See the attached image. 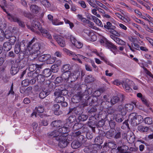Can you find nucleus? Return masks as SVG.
<instances>
[{
    "mask_svg": "<svg viewBox=\"0 0 153 153\" xmlns=\"http://www.w3.org/2000/svg\"><path fill=\"white\" fill-rule=\"evenodd\" d=\"M104 27L105 29H107V31L109 32L113 35H111L110 37L114 41H116L117 39L118 38L115 36H120V32L116 30V27L113 25L111 22H107L106 23V25H104Z\"/></svg>",
    "mask_w": 153,
    "mask_h": 153,
    "instance_id": "obj_1",
    "label": "nucleus"
},
{
    "mask_svg": "<svg viewBox=\"0 0 153 153\" xmlns=\"http://www.w3.org/2000/svg\"><path fill=\"white\" fill-rule=\"evenodd\" d=\"M130 119V122L133 126H135L140 123L142 121V117L140 115H137L135 113L131 114L129 117Z\"/></svg>",
    "mask_w": 153,
    "mask_h": 153,
    "instance_id": "obj_2",
    "label": "nucleus"
},
{
    "mask_svg": "<svg viewBox=\"0 0 153 153\" xmlns=\"http://www.w3.org/2000/svg\"><path fill=\"white\" fill-rule=\"evenodd\" d=\"M35 40V39H33L28 42V45L31 50V52H33L34 54H36L35 56H37L38 55V52L41 49V45L39 43H36L32 45Z\"/></svg>",
    "mask_w": 153,
    "mask_h": 153,
    "instance_id": "obj_3",
    "label": "nucleus"
},
{
    "mask_svg": "<svg viewBox=\"0 0 153 153\" xmlns=\"http://www.w3.org/2000/svg\"><path fill=\"white\" fill-rule=\"evenodd\" d=\"M41 85L42 90L48 93V94H50L53 89V83L49 80H46Z\"/></svg>",
    "mask_w": 153,
    "mask_h": 153,
    "instance_id": "obj_4",
    "label": "nucleus"
},
{
    "mask_svg": "<svg viewBox=\"0 0 153 153\" xmlns=\"http://www.w3.org/2000/svg\"><path fill=\"white\" fill-rule=\"evenodd\" d=\"M125 99V96L123 94H119L117 96L113 97L110 100L112 106L114 104L122 102Z\"/></svg>",
    "mask_w": 153,
    "mask_h": 153,
    "instance_id": "obj_5",
    "label": "nucleus"
},
{
    "mask_svg": "<svg viewBox=\"0 0 153 153\" xmlns=\"http://www.w3.org/2000/svg\"><path fill=\"white\" fill-rule=\"evenodd\" d=\"M99 146L92 145L86 146L83 149L84 152L87 153H97L99 150Z\"/></svg>",
    "mask_w": 153,
    "mask_h": 153,
    "instance_id": "obj_6",
    "label": "nucleus"
},
{
    "mask_svg": "<svg viewBox=\"0 0 153 153\" xmlns=\"http://www.w3.org/2000/svg\"><path fill=\"white\" fill-rule=\"evenodd\" d=\"M87 105H88L87 104L83 103L73 108H70L69 113L73 112L76 115H79L82 113L83 108Z\"/></svg>",
    "mask_w": 153,
    "mask_h": 153,
    "instance_id": "obj_7",
    "label": "nucleus"
},
{
    "mask_svg": "<svg viewBox=\"0 0 153 153\" xmlns=\"http://www.w3.org/2000/svg\"><path fill=\"white\" fill-rule=\"evenodd\" d=\"M64 51L66 52L67 54L71 56H73L74 57L72 58V59L74 60H77L78 58H82L84 60H86L88 59V58L79 54H75V53L73 52L66 48L64 49Z\"/></svg>",
    "mask_w": 153,
    "mask_h": 153,
    "instance_id": "obj_8",
    "label": "nucleus"
},
{
    "mask_svg": "<svg viewBox=\"0 0 153 153\" xmlns=\"http://www.w3.org/2000/svg\"><path fill=\"white\" fill-rule=\"evenodd\" d=\"M25 43L22 42L20 43H17L15 46L14 51L16 54H18L21 52H24L25 50Z\"/></svg>",
    "mask_w": 153,
    "mask_h": 153,
    "instance_id": "obj_9",
    "label": "nucleus"
},
{
    "mask_svg": "<svg viewBox=\"0 0 153 153\" xmlns=\"http://www.w3.org/2000/svg\"><path fill=\"white\" fill-rule=\"evenodd\" d=\"M96 120L95 117H90L89 121L87 123L88 126L91 128L92 131L94 133L95 132Z\"/></svg>",
    "mask_w": 153,
    "mask_h": 153,
    "instance_id": "obj_10",
    "label": "nucleus"
},
{
    "mask_svg": "<svg viewBox=\"0 0 153 153\" xmlns=\"http://www.w3.org/2000/svg\"><path fill=\"white\" fill-rule=\"evenodd\" d=\"M122 131L121 129H119L117 130V128L116 130L115 131L114 137L116 140V143L118 145H121L122 143V140L121 139Z\"/></svg>",
    "mask_w": 153,
    "mask_h": 153,
    "instance_id": "obj_11",
    "label": "nucleus"
},
{
    "mask_svg": "<svg viewBox=\"0 0 153 153\" xmlns=\"http://www.w3.org/2000/svg\"><path fill=\"white\" fill-rule=\"evenodd\" d=\"M53 37L60 46L63 47L65 46V42L63 37L57 35H54Z\"/></svg>",
    "mask_w": 153,
    "mask_h": 153,
    "instance_id": "obj_12",
    "label": "nucleus"
},
{
    "mask_svg": "<svg viewBox=\"0 0 153 153\" xmlns=\"http://www.w3.org/2000/svg\"><path fill=\"white\" fill-rule=\"evenodd\" d=\"M81 128H82L83 129V132H87L88 131V129L87 127L84 126V125L82 123L79 122H77L75 123L72 127V128L74 131L79 130Z\"/></svg>",
    "mask_w": 153,
    "mask_h": 153,
    "instance_id": "obj_13",
    "label": "nucleus"
},
{
    "mask_svg": "<svg viewBox=\"0 0 153 153\" xmlns=\"http://www.w3.org/2000/svg\"><path fill=\"white\" fill-rule=\"evenodd\" d=\"M76 120V116L73 115H71L67 119L65 125L68 126V128H71L73 123Z\"/></svg>",
    "mask_w": 153,
    "mask_h": 153,
    "instance_id": "obj_14",
    "label": "nucleus"
},
{
    "mask_svg": "<svg viewBox=\"0 0 153 153\" xmlns=\"http://www.w3.org/2000/svg\"><path fill=\"white\" fill-rule=\"evenodd\" d=\"M39 30L42 36L46 38L49 39H51L52 36L48 30L42 27L40 28Z\"/></svg>",
    "mask_w": 153,
    "mask_h": 153,
    "instance_id": "obj_15",
    "label": "nucleus"
},
{
    "mask_svg": "<svg viewBox=\"0 0 153 153\" xmlns=\"http://www.w3.org/2000/svg\"><path fill=\"white\" fill-rule=\"evenodd\" d=\"M32 26L27 25V27L28 29H30L32 31L35 32L36 30L34 28L36 29H38L39 30L40 28H42L40 27V23L36 21H34L32 23Z\"/></svg>",
    "mask_w": 153,
    "mask_h": 153,
    "instance_id": "obj_16",
    "label": "nucleus"
},
{
    "mask_svg": "<svg viewBox=\"0 0 153 153\" xmlns=\"http://www.w3.org/2000/svg\"><path fill=\"white\" fill-rule=\"evenodd\" d=\"M108 147L112 149H115L117 147L116 142L113 141L109 140L105 143L103 148Z\"/></svg>",
    "mask_w": 153,
    "mask_h": 153,
    "instance_id": "obj_17",
    "label": "nucleus"
},
{
    "mask_svg": "<svg viewBox=\"0 0 153 153\" xmlns=\"http://www.w3.org/2000/svg\"><path fill=\"white\" fill-rule=\"evenodd\" d=\"M16 64L19 69H22L24 68L27 63V59L20 60L16 59L14 62Z\"/></svg>",
    "mask_w": 153,
    "mask_h": 153,
    "instance_id": "obj_18",
    "label": "nucleus"
},
{
    "mask_svg": "<svg viewBox=\"0 0 153 153\" xmlns=\"http://www.w3.org/2000/svg\"><path fill=\"white\" fill-rule=\"evenodd\" d=\"M68 137H63V139L60 141L58 143V146L60 148H63L66 147L69 144L67 140Z\"/></svg>",
    "mask_w": 153,
    "mask_h": 153,
    "instance_id": "obj_19",
    "label": "nucleus"
},
{
    "mask_svg": "<svg viewBox=\"0 0 153 153\" xmlns=\"http://www.w3.org/2000/svg\"><path fill=\"white\" fill-rule=\"evenodd\" d=\"M65 126L61 127L59 128L57 131L59 133H61L63 135H65L67 137L68 135L67 133L69 132V129L70 128H68V126H66L65 125Z\"/></svg>",
    "mask_w": 153,
    "mask_h": 153,
    "instance_id": "obj_20",
    "label": "nucleus"
},
{
    "mask_svg": "<svg viewBox=\"0 0 153 153\" xmlns=\"http://www.w3.org/2000/svg\"><path fill=\"white\" fill-rule=\"evenodd\" d=\"M64 125L62 121L60 120H56L52 121L51 124V126L52 127L58 128L62 127Z\"/></svg>",
    "mask_w": 153,
    "mask_h": 153,
    "instance_id": "obj_21",
    "label": "nucleus"
},
{
    "mask_svg": "<svg viewBox=\"0 0 153 153\" xmlns=\"http://www.w3.org/2000/svg\"><path fill=\"white\" fill-rule=\"evenodd\" d=\"M90 99L91 100V102L89 103V104H90L91 105H93L94 106L100 105V100H98L97 96H92L90 97Z\"/></svg>",
    "mask_w": 153,
    "mask_h": 153,
    "instance_id": "obj_22",
    "label": "nucleus"
},
{
    "mask_svg": "<svg viewBox=\"0 0 153 153\" xmlns=\"http://www.w3.org/2000/svg\"><path fill=\"white\" fill-rule=\"evenodd\" d=\"M7 16L8 19L11 22H17L19 19L16 15L11 14L10 13H7Z\"/></svg>",
    "mask_w": 153,
    "mask_h": 153,
    "instance_id": "obj_23",
    "label": "nucleus"
},
{
    "mask_svg": "<svg viewBox=\"0 0 153 153\" xmlns=\"http://www.w3.org/2000/svg\"><path fill=\"white\" fill-rule=\"evenodd\" d=\"M105 119V117H103L101 120L98 121L97 123L96 124V126L97 128H100L103 127V128L104 129L107 130L108 129V126H104L105 123V121L103 119Z\"/></svg>",
    "mask_w": 153,
    "mask_h": 153,
    "instance_id": "obj_24",
    "label": "nucleus"
},
{
    "mask_svg": "<svg viewBox=\"0 0 153 153\" xmlns=\"http://www.w3.org/2000/svg\"><path fill=\"white\" fill-rule=\"evenodd\" d=\"M18 65L15 62L12 65L10 69V73L13 75H15L19 71L20 69Z\"/></svg>",
    "mask_w": 153,
    "mask_h": 153,
    "instance_id": "obj_25",
    "label": "nucleus"
},
{
    "mask_svg": "<svg viewBox=\"0 0 153 153\" xmlns=\"http://www.w3.org/2000/svg\"><path fill=\"white\" fill-rule=\"evenodd\" d=\"M100 105L103 108H108L112 106L111 101L110 102L107 100L102 101L100 103Z\"/></svg>",
    "mask_w": 153,
    "mask_h": 153,
    "instance_id": "obj_26",
    "label": "nucleus"
},
{
    "mask_svg": "<svg viewBox=\"0 0 153 153\" xmlns=\"http://www.w3.org/2000/svg\"><path fill=\"white\" fill-rule=\"evenodd\" d=\"M97 109L95 107H93L88 109V114L90 117H95L97 114Z\"/></svg>",
    "mask_w": 153,
    "mask_h": 153,
    "instance_id": "obj_27",
    "label": "nucleus"
},
{
    "mask_svg": "<svg viewBox=\"0 0 153 153\" xmlns=\"http://www.w3.org/2000/svg\"><path fill=\"white\" fill-rule=\"evenodd\" d=\"M39 68H41V67L40 68H37L36 69V71L34 72H28L27 74L28 77H32L33 78H36L37 76L39 75V74L40 72Z\"/></svg>",
    "mask_w": 153,
    "mask_h": 153,
    "instance_id": "obj_28",
    "label": "nucleus"
},
{
    "mask_svg": "<svg viewBox=\"0 0 153 153\" xmlns=\"http://www.w3.org/2000/svg\"><path fill=\"white\" fill-rule=\"evenodd\" d=\"M50 58L49 54H44L38 57V60L41 62H46Z\"/></svg>",
    "mask_w": 153,
    "mask_h": 153,
    "instance_id": "obj_29",
    "label": "nucleus"
},
{
    "mask_svg": "<svg viewBox=\"0 0 153 153\" xmlns=\"http://www.w3.org/2000/svg\"><path fill=\"white\" fill-rule=\"evenodd\" d=\"M82 98V96L81 95H75L72 97L71 101L74 103H77L80 101Z\"/></svg>",
    "mask_w": 153,
    "mask_h": 153,
    "instance_id": "obj_30",
    "label": "nucleus"
},
{
    "mask_svg": "<svg viewBox=\"0 0 153 153\" xmlns=\"http://www.w3.org/2000/svg\"><path fill=\"white\" fill-rule=\"evenodd\" d=\"M12 45L8 42H6L3 45V48L4 51H8L12 48Z\"/></svg>",
    "mask_w": 153,
    "mask_h": 153,
    "instance_id": "obj_31",
    "label": "nucleus"
},
{
    "mask_svg": "<svg viewBox=\"0 0 153 153\" xmlns=\"http://www.w3.org/2000/svg\"><path fill=\"white\" fill-rule=\"evenodd\" d=\"M117 149L120 153H127V150L128 149V147L126 145L118 147Z\"/></svg>",
    "mask_w": 153,
    "mask_h": 153,
    "instance_id": "obj_32",
    "label": "nucleus"
},
{
    "mask_svg": "<svg viewBox=\"0 0 153 153\" xmlns=\"http://www.w3.org/2000/svg\"><path fill=\"white\" fill-rule=\"evenodd\" d=\"M94 142L95 143V144H93V145H98L99 149L100 146V145L102 144L103 142V140L102 138V137L99 136H98L96 137L95 139Z\"/></svg>",
    "mask_w": 153,
    "mask_h": 153,
    "instance_id": "obj_33",
    "label": "nucleus"
},
{
    "mask_svg": "<svg viewBox=\"0 0 153 153\" xmlns=\"http://www.w3.org/2000/svg\"><path fill=\"white\" fill-rule=\"evenodd\" d=\"M29 66L30 72H33L37 68H41L40 65L35 64H30Z\"/></svg>",
    "mask_w": 153,
    "mask_h": 153,
    "instance_id": "obj_34",
    "label": "nucleus"
},
{
    "mask_svg": "<svg viewBox=\"0 0 153 153\" xmlns=\"http://www.w3.org/2000/svg\"><path fill=\"white\" fill-rule=\"evenodd\" d=\"M106 46L111 49L114 53V51L117 49V46L109 41L107 42Z\"/></svg>",
    "mask_w": 153,
    "mask_h": 153,
    "instance_id": "obj_35",
    "label": "nucleus"
},
{
    "mask_svg": "<svg viewBox=\"0 0 153 153\" xmlns=\"http://www.w3.org/2000/svg\"><path fill=\"white\" fill-rule=\"evenodd\" d=\"M82 144L81 142L77 140H74L71 143V146L74 149H76L80 147Z\"/></svg>",
    "mask_w": 153,
    "mask_h": 153,
    "instance_id": "obj_36",
    "label": "nucleus"
},
{
    "mask_svg": "<svg viewBox=\"0 0 153 153\" xmlns=\"http://www.w3.org/2000/svg\"><path fill=\"white\" fill-rule=\"evenodd\" d=\"M40 9V7L35 4L32 5L30 7L31 11L34 13L37 14L38 13Z\"/></svg>",
    "mask_w": 153,
    "mask_h": 153,
    "instance_id": "obj_37",
    "label": "nucleus"
},
{
    "mask_svg": "<svg viewBox=\"0 0 153 153\" xmlns=\"http://www.w3.org/2000/svg\"><path fill=\"white\" fill-rule=\"evenodd\" d=\"M137 96L138 97L140 98L143 103L145 104L147 107L149 106V103L144 96H143L142 94L140 93L137 94Z\"/></svg>",
    "mask_w": 153,
    "mask_h": 153,
    "instance_id": "obj_38",
    "label": "nucleus"
},
{
    "mask_svg": "<svg viewBox=\"0 0 153 153\" xmlns=\"http://www.w3.org/2000/svg\"><path fill=\"white\" fill-rule=\"evenodd\" d=\"M137 129L140 132L143 133L148 131L149 130V128L142 125H140L138 126Z\"/></svg>",
    "mask_w": 153,
    "mask_h": 153,
    "instance_id": "obj_39",
    "label": "nucleus"
},
{
    "mask_svg": "<svg viewBox=\"0 0 153 153\" xmlns=\"http://www.w3.org/2000/svg\"><path fill=\"white\" fill-rule=\"evenodd\" d=\"M118 109L120 112L121 113V115L123 116H125L126 115L127 111L125 107L120 105L118 107Z\"/></svg>",
    "mask_w": 153,
    "mask_h": 153,
    "instance_id": "obj_40",
    "label": "nucleus"
},
{
    "mask_svg": "<svg viewBox=\"0 0 153 153\" xmlns=\"http://www.w3.org/2000/svg\"><path fill=\"white\" fill-rule=\"evenodd\" d=\"M42 74L45 77H47L51 75L52 71L50 69L48 68H46L44 70Z\"/></svg>",
    "mask_w": 153,
    "mask_h": 153,
    "instance_id": "obj_41",
    "label": "nucleus"
},
{
    "mask_svg": "<svg viewBox=\"0 0 153 153\" xmlns=\"http://www.w3.org/2000/svg\"><path fill=\"white\" fill-rule=\"evenodd\" d=\"M60 106L59 105L56 104L53 105L52 107V109L54 111V113L55 115H59V114L58 111L59 110Z\"/></svg>",
    "mask_w": 153,
    "mask_h": 153,
    "instance_id": "obj_42",
    "label": "nucleus"
},
{
    "mask_svg": "<svg viewBox=\"0 0 153 153\" xmlns=\"http://www.w3.org/2000/svg\"><path fill=\"white\" fill-rule=\"evenodd\" d=\"M37 81L38 82L40 83L42 85H43V82H44L45 81V77L42 74H39L37 76Z\"/></svg>",
    "mask_w": 153,
    "mask_h": 153,
    "instance_id": "obj_43",
    "label": "nucleus"
},
{
    "mask_svg": "<svg viewBox=\"0 0 153 153\" xmlns=\"http://www.w3.org/2000/svg\"><path fill=\"white\" fill-rule=\"evenodd\" d=\"M123 117L120 114H117L114 116V120H115L117 122H121L124 120Z\"/></svg>",
    "mask_w": 153,
    "mask_h": 153,
    "instance_id": "obj_44",
    "label": "nucleus"
},
{
    "mask_svg": "<svg viewBox=\"0 0 153 153\" xmlns=\"http://www.w3.org/2000/svg\"><path fill=\"white\" fill-rule=\"evenodd\" d=\"M92 19L94 20V22H95L98 26L102 27L103 25L101 21L98 18L94 16H91Z\"/></svg>",
    "mask_w": 153,
    "mask_h": 153,
    "instance_id": "obj_45",
    "label": "nucleus"
},
{
    "mask_svg": "<svg viewBox=\"0 0 153 153\" xmlns=\"http://www.w3.org/2000/svg\"><path fill=\"white\" fill-rule=\"evenodd\" d=\"M115 134V131L112 130H109L106 132L105 135L106 137L110 139L111 137H114Z\"/></svg>",
    "mask_w": 153,
    "mask_h": 153,
    "instance_id": "obj_46",
    "label": "nucleus"
},
{
    "mask_svg": "<svg viewBox=\"0 0 153 153\" xmlns=\"http://www.w3.org/2000/svg\"><path fill=\"white\" fill-rule=\"evenodd\" d=\"M31 50L30 48L28 45L27 48L26 49L25 48V50L23 52L25 56H28L29 55H33L34 54L33 52H31Z\"/></svg>",
    "mask_w": 153,
    "mask_h": 153,
    "instance_id": "obj_47",
    "label": "nucleus"
},
{
    "mask_svg": "<svg viewBox=\"0 0 153 153\" xmlns=\"http://www.w3.org/2000/svg\"><path fill=\"white\" fill-rule=\"evenodd\" d=\"M66 137L65 135H63L61 133H58L57 135H56L53 139H55L57 141H60L62 139H63V137Z\"/></svg>",
    "mask_w": 153,
    "mask_h": 153,
    "instance_id": "obj_48",
    "label": "nucleus"
},
{
    "mask_svg": "<svg viewBox=\"0 0 153 153\" xmlns=\"http://www.w3.org/2000/svg\"><path fill=\"white\" fill-rule=\"evenodd\" d=\"M42 4L44 6L47 7H50L51 6V4L47 0H40Z\"/></svg>",
    "mask_w": 153,
    "mask_h": 153,
    "instance_id": "obj_49",
    "label": "nucleus"
},
{
    "mask_svg": "<svg viewBox=\"0 0 153 153\" xmlns=\"http://www.w3.org/2000/svg\"><path fill=\"white\" fill-rule=\"evenodd\" d=\"M94 79L92 75H88L85 78V81L87 83H90L93 82Z\"/></svg>",
    "mask_w": 153,
    "mask_h": 153,
    "instance_id": "obj_50",
    "label": "nucleus"
},
{
    "mask_svg": "<svg viewBox=\"0 0 153 153\" xmlns=\"http://www.w3.org/2000/svg\"><path fill=\"white\" fill-rule=\"evenodd\" d=\"M71 67L69 64H66L64 65L62 67V71L64 73H67L69 71Z\"/></svg>",
    "mask_w": 153,
    "mask_h": 153,
    "instance_id": "obj_51",
    "label": "nucleus"
},
{
    "mask_svg": "<svg viewBox=\"0 0 153 153\" xmlns=\"http://www.w3.org/2000/svg\"><path fill=\"white\" fill-rule=\"evenodd\" d=\"M88 116L86 115L81 114L78 117L79 120L81 121H84L87 120Z\"/></svg>",
    "mask_w": 153,
    "mask_h": 153,
    "instance_id": "obj_52",
    "label": "nucleus"
},
{
    "mask_svg": "<svg viewBox=\"0 0 153 153\" xmlns=\"http://www.w3.org/2000/svg\"><path fill=\"white\" fill-rule=\"evenodd\" d=\"M69 74L68 73H67L66 74V73H63L61 75L62 79H64L65 81L67 82L69 79Z\"/></svg>",
    "mask_w": 153,
    "mask_h": 153,
    "instance_id": "obj_53",
    "label": "nucleus"
},
{
    "mask_svg": "<svg viewBox=\"0 0 153 153\" xmlns=\"http://www.w3.org/2000/svg\"><path fill=\"white\" fill-rule=\"evenodd\" d=\"M77 140L81 142L82 144L84 143L86 141L85 137L82 135L79 136V137H78Z\"/></svg>",
    "mask_w": 153,
    "mask_h": 153,
    "instance_id": "obj_54",
    "label": "nucleus"
},
{
    "mask_svg": "<svg viewBox=\"0 0 153 153\" xmlns=\"http://www.w3.org/2000/svg\"><path fill=\"white\" fill-rule=\"evenodd\" d=\"M125 107L127 111H130L132 110L134 108L133 105L131 104H126L125 105Z\"/></svg>",
    "mask_w": 153,
    "mask_h": 153,
    "instance_id": "obj_55",
    "label": "nucleus"
},
{
    "mask_svg": "<svg viewBox=\"0 0 153 153\" xmlns=\"http://www.w3.org/2000/svg\"><path fill=\"white\" fill-rule=\"evenodd\" d=\"M65 100L64 97L62 96H58L55 99V101L57 103H62Z\"/></svg>",
    "mask_w": 153,
    "mask_h": 153,
    "instance_id": "obj_56",
    "label": "nucleus"
},
{
    "mask_svg": "<svg viewBox=\"0 0 153 153\" xmlns=\"http://www.w3.org/2000/svg\"><path fill=\"white\" fill-rule=\"evenodd\" d=\"M48 93L42 90V91L40 92L39 94V97L40 98L43 99L49 95Z\"/></svg>",
    "mask_w": 153,
    "mask_h": 153,
    "instance_id": "obj_57",
    "label": "nucleus"
},
{
    "mask_svg": "<svg viewBox=\"0 0 153 153\" xmlns=\"http://www.w3.org/2000/svg\"><path fill=\"white\" fill-rule=\"evenodd\" d=\"M109 124L110 127L111 129H113L115 127L116 123L114 120H111L109 121Z\"/></svg>",
    "mask_w": 153,
    "mask_h": 153,
    "instance_id": "obj_58",
    "label": "nucleus"
},
{
    "mask_svg": "<svg viewBox=\"0 0 153 153\" xmlns=\"http://www.w3.org/2000/svg\"><path fill=\"white\" fill-rule=\"evenodd\" d=\"M123 87L126 90L130 91L131 88L126 82L123 81L122 83Z\"/></svg>",
    "mask_w": 153,
    "mask_h": 153,
    "instance_id": "obj_59",
    "label": "nucleus"
},
{
    "mask_svg": "<svg viewBox=\"0 0 153 153\" xmlns=\"http://www.w3.org/2000/svg\"><path fill=\"white\" fill-rule=\"evenodd\" d=\"M115 42L119 45H124L126 44V42H125L118 38L117 39Z\"/></svg>",
    "mask_w": 153,
    "mask_h": 153,
    "instance_id": "obj_60",
    "label": "nucleus"
},
{
    "mask_svg": "<svg viewBox=\"0 0 153 153\" xmlns=\"http://www.w3.org/2000/svg\"><path fill=\"white\" fill-rule=\"evenodd\" d=\"M86 1L90 6L93 7H95L96 6V2L97 0H86Z\"/></svg>",
    "mask_w": 153,
    "mask_h": 153,
    "instance_id": "obj_61",
    "label": "nucleus"
},
{
    "mask_svg": "<svg viewBox=\"0 0 153 153\" xmlns=\"http://www.w3.org/2000/svg\"><path fill=\"white\" fill-rule=\"evenodd\" d=\"M29 78V85H32L34 84L36 82V78H33L32 77H28Z\"/></svg>",
    "mask_w": 153,
    "mask_h": 153,
    "instance_id": "obj_62",
    "label": "nucleus"
},
{
    "mask_svg": "<svg viewBox=\"0 0 153 153\" xmlns=\"http://www.w3.org/2000/svg\"><path fill=\"white\" fill-rule=\"evenodd\" d=\"M16 40V37L14 36H12L9 39V40L12 45H14Z\"/></svg>",
    "mask_w": 153,
    "mask_h": 153,
    "instance_id": "obj_63",
    "label": "nucleus"
},
{
    "mask_svg": "<svg viewBox=\"0 0 153 153\" xmlns=\"http://www.w3.org/2000/svg\"><path fill=\"white\" fill-rule=\"evenodd\" d=\"M29 79L27 78L22 81V85L24 86H27L29 85Z\"/></svg>",
    "mask_w": 153,
    "mask_h": 153,
    "instance_id": "obj_64",
    "label": "nucleus"
}]
</instances>
